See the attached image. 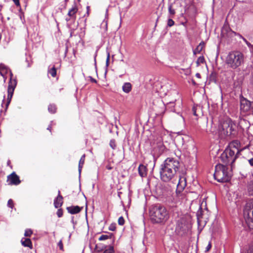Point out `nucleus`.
Returning a JSON list of instances; mask_svg holds the SVG:
<instances>
[{
    "label": "nucleus",
    "instance_id": "nucleus-1",
    "mask_svg": "<svg viewBox=\"0 0 253 253\" xmlns=\"http://www.w3.org/2000/svg\"><path fill=\"white\" fill-rule=\"evenodd\" d=\"M179 166V162L177 159L173 158L166 159L160 168L161 180L164 182L172 180L174 178Z\"/></svg>",
    "mask_w": 253,
    "mask_h": 253
},
{
    "label": "nucleus",
    "instance_id": "nucleus-2",
    "mask_svg": "<svg viewBox=\"0 0 253 253\" xmlns=\"http://www.w3.org/2000/svg\"><path fill=\"white\" fill-rule=\"evenodd\" d=\"M246 148V147H242L241 143L238 140L232 141L229 144L228 147L221 154V161L225 165L231 164L232 166L236 159L240 155L241 152Z\"/></svg>",
    "mask_w": 253,
    "mask_h": 253
},
{
    "label": "nucleus",
    "instance_id": "nucleus-3",
    "mask_svg": "<svg viewBox=\"0 0 253 253\" xmlns=\"http://www.w3.org/2000/svg\"><path fill=\"white\" fill-rule=\"evenodd\" d=\"M0 74L3 78L4 82H5L7 76L8 75L10 76V80L8 83V86L7 89V97L6 103V107H7L9 105L15 88L17 85V81L15 79H13V74L10 69L4 64H0Z\"/></svg>",
    "mask_w": 253,
    "mask_h": 253
},
{
    "label": "nucleus",
    "instance_id": "nucleus-4",
    "mask_svg": "<svg viewBox=\"0 0 253 253\" xmlns=\"http://www.w3.org/2000/svg\"><path fill=\"white\" fill-rule=\"evenodd\" d=\"M150 216L155 223H164L169 218V215L167 209L161 205H155L150 210Z\"/></svg>",
    "mask_w": 253,
    "mask_h": 253
},
{
    "label": "nucleus",
    "instance_id": "nucleus-5",
    "mask_svg": "<svg viewBox=\"0 0 253 253\" xmlns=\"http://www.w3.org/2000/svg\"><path fill=\"white\" fill-rule=\"evenodd\" d=\"M236 125L230 119L221 122L219 126L218 132L221 138L234 134L236 132Z\"/></svg>",
    "mask_w": 253,
    "mask_h": 253
},
{
    "label": "nucleus",
    "instance_id": "nucleus-6",
    "mask_svg": "<svg viewBox=\"0 0 253 253\" xmlns=\"http://www.w3.org/2000/svg\"><path fill=\"white\" fill-rule=\"evenodd\" d=\"M244 62V55L239 51H233L230 52L226 59V63L228 67L235 69Z\"/></svg>",
    "mask_w": 253,
    "mask_h": 253
},
{
    "label": "nucleus",
    "instance_id": "nucleus-7",
    "mask_svg": "<svg viewBox=\"0 0 253 253\" xmlns=\"http://www.w3.org/2000/svg\"><path fill=\"white\" fill-rule=\"evenodd\" d=\"M214 177L215 179L219 182H225L229 181L230 177L228 173L226 166L222 164L216 165Z\"/></svg>",
    "mask_w": 253,
    "mask_h": 253
},
{
    "label": "nucleus",
    "instance_id": "nucleus-8",
    "mask_svg": "<svg viewBox=\"0 0 253 253\" xmlns=\"http://www.w3.org/2000/svg\"><path fill=\"white\" fill-rule=\"evenodd\" d=\"M244 217L249 228L253 229V208H246L244 211Z\"/></svg>",
    "mask_w": 253,
    "mask_h": 253
},
{
    "label": "nucleus",
    "instance_id": "nucleus-9",
    "mask_svg": "<svg viewBox=\"0 0 253 253\" xmlns=\"http://www.w3.org/2000/svg\"><path fill=\"white\" fill-rule=\"evenodd\" d=\"M253 108V102H251L245 98L240 101V109L243 112H248Z\"/></svg>",
    "mask_w": 253,
    "mask_h": 253
},
{
    "label": "nucleus",
    "instance_id": "nucleus-10",
    "mask_svg": "<svg viewBox=\"0 0 253 253\" xmlns=\"http://www.w3.org/2000/svg\"><path fill=\"white\" fill-rule=\"evenodd\" d=\"M189 229L188 226L185 223V221L182 220L178 221L176 227V230L179 233L182 232L185 233Z\"/></svg>",
    "mask_w": 253,
    "mask_h": 253
},
{
    "label": "nucleus",
    "instance_id": "nucleus-11",
    "mask_svg": "<svg viewBox=\"0 0 253 253\" xmlns=\"http://www.w3.org/2000/svg\"><path fill=\"white\" fill-rule=\"evenodd\" d=\"M8 181L10 185H18L20 183V180L17 175L15 172L12 173L8 176Z\"/></svg>",
    "mask_w": 253,
    "mask_h": 253
},
{
    "label": "nucleus",
    "instance_id": "nucleus-12",
    "mask_svg": "<svg viewBox=\"0 0 253 253\" xmlns=\"http://www.w3.org/2000/svg\"><path fill=\"white\" fill-rule=\"evenodd\" d=\"M78 11V8L76 5H74L68 11V15L70 17L69 18H66V20L69 21L70 20H75L76 18V14Z\"/></svg>",
    "mask_w": 253,
    "mask_h": 253
},
{
    "label": "nucleus",
    "instance_id": "nucleus-13",
    "mask_svg": "<svg viewBox=\"0 0 253 253\" xmlns=\"http://www.w3.org/2000/svg\"><path fill=\"white\" fill-rule=\"evenodd\" d=\"M186 186V179L185 176H181L179 178L178 183L177 184V190L180 192L182 191Z\"/></svg>",
    "mask_w": 253,
    "mask_h": 253
},
{
    "label": "nucleus",
    "instance_id": "nucleus-14",
    "mask_svg": "<svg viewBox=\"0 0 253 253\" xmlns=\"http://www.w3.org/2000/svg\"><path fill=\"white\" fill-rule=\"evenodd\" d=\"M138 173L141 177H145L147 174V169L145 166L140 165L138 167Z\"/></svg>",
    "mask_w": 253,
    "mask_h": 253
},
{
    "label": "nucleus",
    "instance_id": "nucleus-15",
    "mask_svg": "<svg viewBox=\"0 0 253 253\" xmlns=\"http://www.w3.org/2000/svg\"><path fill=\"white\" fill-rule=\"evenodd\" d=\"M63 204V197L60 194V191H58V195L54 200V205L56 208L60 207Z\"/></svg>",
    "mask_w": 253,
    "mask_h": 253
},
{
    "label": "nucleus",
    "instance_id": "nucleus-16",
    "mask_svg": "<svg viewBox=\"0 0 253 253\" xmlns=\"http://www.w3.org/2000/svg\"><path fill=\"white\" fill-rule=\"evenodd\" d=\"M68 211L71 214H76L79 213L81 208L79 206H71L67 208Z\"/></svg>",
    "mask_w": 253,
    "mask_h": 253
},
{
    "label": "nucleus",
    "instance_id": "nucleus-17",
    "mask_svg": "<svg viewBox=\"0 0 253 253\" xmlns=\"http://www.w3.org/2000/svg\"><path fill=\"white\" fill-rule=\"evenodd\" d=\"M21 243L24 247H29L30 249L33 248L32 242L29 238H22L21 240Z\"/></svg>",
    "mask_w": 253,
    "mask_h": 253
},
{
    "label": "nucleus",
    "instance_id": "nucleus-18",
    "mask_svg": "<svg viewBox=\"0 0 253 253\" xmlns=\"http://www.w3.org/2000/svg\"><path fill=\"white\" fill-rule=\"evenodd\" d=\"M123 91L126 93L130 92L132 89V85L130 83H125L122 86Z\"/></svg>",
    "mask_w": 253,
    "mask_h": 253
},
{
    "label": "nucleus",
    "instance_id": "nucleus-19",
    "mask_svg": "<svg viewBox=\"0 0 253 253\" xmlns=\"http://www.w3.org/2000/svg\"><path fill=\"white\" fill-rule=\"evenodd\" d=\"M205 43L203 42L200 43L197 47L193 50V53L196 55L197 53H199L203 49Z\"/></svg>",
    "mask_w": 253,
    "mask_h": 253
},
{
    "label": "nucleus",
    "instance_id": "nucleus-20",
    "mask_svg": "<svg viewBox=\"0 0 253 253\" xmlns=\"http://www.w3.org/2000/svg\"><path fill=\"white\" fill-rule=\"evenodd\" d=\"M169 13V17L172 18L175 14V9L173 7V3H170L169 4L168 6Z\"/></svg>",
    "mask_w": 253,
    "mask_h": 253
},
{
    "label": "nucleus",
    "instance_id": "nucleus-21",
    "mask_svg": "<svg viewBox=\"0 0 253 253\" xmlns=\"http://www.w3.org/2000/svg\"><path fill=\"white\" fill-rule=\"evenodd\" d=\"M84 160H85V155L84 154L81 158L80 160L79 161V172L80 175L81 174L82 169V167L84 163Z\"/></svg>",
    "mask_w": 253,
    "mask_h": 253
},
{
    "label": "nucleus",
    "instance_id": "nucleus-22",
    "mask_svg": "<svg viewBox=\"0 0 253 253\" xmlns=\"http://www.w3.org/2000/svg\"><path fill=\"white\" fill-rule=\"evenodd\" d=\"M48 111L51 113H54L56 112V108L55 105L50 104L48 108Z\"/></svg>",
    "mask_w": 253,
    "mask_h": 253
},
{
    "label": "nucleus",
    "instance_id": "nucleus-23",
    "mask_svg": "<svg viewBox=\"0 0 253 253\" xmlns=\"http://www.w3.org/2000/svg\"><path fill=\"white\" fill-rule=\"evenodd\" d=\"M205 62V58L203 56H200L197 61L196 64L197 66H199L201 64H203Z\"/></svg>",
    "mask_w": 253,
    "mask_h": 253
},
{
    "label": "nucleus",
    "instance_id": "nucleus-24",
    "mask_svg": "<svg viewBox=\"0 0 253 253\" xmlns=\"http://www.w3.org/2000/svg\"><path fill=\"white\" fill-rule=\"evenodd\" d=\"M175 103L173 102H170L169 103H168L167 104V107L168 108L170 109V111L172 112H175L177 109L175 108H172L173 107H174V104Z\"/></svg>",
    "mask_w": 253,
    "mask_h": 253
},
{
    "label": "nucleus",
    "instance_id": "nucleus-25",
    "mask_svg": "<svg viewBox=\"0 0 253 253\" xmlns=\"http://www.w3.org/2000/svg\"><path fill=\"white\" fill-rule=\"evenodd\" d=\"M114 248L112 246H109L107 249H105L103 252V253H114Z\"/></svg>",
    "mask_w": 253,
    "mask_h": 253
},
{
    "label": "nucleus",
    "instance_id": "nucleus-26",
    "mask_svg": "<svg viewBox=\"0 0 253 253\" xmlns=\"http://www.w3.org/2000/svg\"><path fill=\"white\" fill-rule=\"evenodd\" d=\"M48 73L51 75L52 77H55L56 75V70L54 67H53L48 71Z\"/></svg>",
    "mask_w": 253,
    "mask_h": 253
},
{
    "label": "nucleus",
    "instance_id": "nucleus-27",
    "mask_svg": "<svg viewBox=\"0 0 253 253\" xmlns=\"http://www.w3.org/2000/svg\"><path fill=\"white\" fill-rule=\"evenodd\" d=\"M33 231L30 229H27L25 231L24 235L26 237H30L31 235L32 234Z\"/></svg>",
    "mask_w": 253,
    "mask_h": 253
},
{
    "label": "nucleus",
    "instance_id": "nucleus-28",
    "mask_svg": "<svg viewBox=\"0 0 253 253\" xmlns=\"http://www.w3.org/2000/svg\"><path fill=\"white\" fill-rule=\"evenodd\" d=\"M7 206L11 208V209H12L14 207V203H13V201H12V199H9L8 201V202H7Z\"/></svg>",
    "mask_w": 253,
    "mask_h": 253
},
{
    "label": "nucleus",
    "instance_id": "nucleus-29",
    "mask_svg": "<svg viewBox=\"0 0 253 253\" xmlns=\"http://www.w3.org/2000/svg\"><path fill=\"white\" fill-rule=\"evenodd\" d=\"M125 223V220L123 217L121 216L118 219V224L120 225H123Z\"/></svg>",
    "mask_w": 253,
    "mask_h": 253
},
{
    "label": "nucleus",
    "instance_id": "nucleus-30",
    "mask_svg": "<svg viewBox=\"0 0 253 253\" xmlns=\"http://www.w3.org/2000/svg\"><path fill=\"white\" fill-rule=\"evenodd\" d=\"M168 26L169 27H171L174 24V22L173 20H172L171 18H169L168 20Z\"/></svg>",
    "mask_w": 253,
    "mask_h": 253
},
{
    "label": "nucleus",
    "instance_id": "nucleus-31",
    "mask_svg": "<svg viewBox=\"0 0 253 253\" xmlns=\"http://www.w3.org/2000/svg\"><path fill=\"white\" fill-rule=\"evenodd\" d=\"M109 237L108 235H101L99 238V241H103V240H105L107 239H108Z\"/></svg>",
    "mask_w": 253,
    "mask_h": 253
},
{
    "label": "nucleus",
    "instance_id": "nucleus-32",
    "mask_svg": "<svg viewBox=\"0 0 253 253\" xmlns=\"http://www.w3.org/2000/svg\"><path fill=\"white\" fill-rule=\"evenodd\" d=\"M198 109L197 107L194 106L192 108V111L193 113V114L195 116H198V115L197 114V110Z\"/></svg>",
    "mask_w": 253,
    "mask_h": 253
},
{
    "label": "nucleus",
    "instance_id": "nucleus-33",
    "mask_svg": "<svg viewBox=\"0 0 253 253\" xmlns=\"http://www.w3.org/2000/svg\"><path fill=\"white\" fill-rule=\"evenodd\" d=\"M110 145L113 149H115L116 144L114 140H111L110 142Z\"/></svg>",
    "mask_w": 253,
    "mask_h": 253
},
{
    "label": "nucleus",
    "instance_id": "nucleus-34",
    "mask_svg": "<svg viewBox=\"0 0 253 253\" xmlns=\"http://www.w3.org/2000/svg\"><path fill=\"white\" fill-rule=\"evenodd\" d=\"M109 229L110 231H114L116 229V225L115 224H112L109 227Z\"/></svg>",
    "mask_w": 253,
    "mask_h": 253
},
{
    "label": "nucleus",
    "instance_id": "nucleus-35",
    "mask_svg": "<svg viewBox=\"0 0 253 253\" xmlns=\"http://www.w3.org/2000/svg\"><path fill=\"white\" fill-rule=\"evenodd\" d=\"M247 253H253V244L251 245L247 251Z\"/></svg>",
    "mask_w": 253,
    "mask_h": 253
},
{
    "label": "nucleus",
    "instance_id": "nucleus-36",
    "mask_svg": "<svg viewBox=\"0 0 253 253\" xmlns=\"http://www.w3.org/2000/svg\"><path fill=\"white\" fill-rule=\"evenodd\" d=\"M109 60H110V53L109 52H107V57L106 59V66H108L109 63Z\"/></svg>",
    "mask_w": 253,
    "mask_h": 253
},
{
    "label": "nucleus",
    "instance_id": "nucleus-37",
    "mask_svg": "<svg viewBox=\"0 0 253 253\" xmlns=\"http://www.w3.org/2000/svg\"><path fill=\"white\" fill-rule=\"evenodd\" d=\"M58 246L59 248V249L61 250H63V244H62V242L61 240H60L58 243Z\"/></svg>",
    "mask_w": 253,
    "mask_h": 253
},
{
    "label": "nucleus",
    "instance_id": "nucleus-38",
    "mask_svg": "<svg viewBox=\"0 0 253 253\" xmlns=\"http://www.w3.org/2000/svg\"><path fill=\"white\" fill-rule=\"evenodd\" d=\"M57 216L59 217H60L62 216L63 215V212H62V211L61 210H58L57 211Z\"/></svg>",
    "mask_w": 253,
    "mask_h": 253
},
{
    "label": "nucleus",
    "instance_id": "nucleus-39",
    "mask_svg": "<svg viewBox=\"0 0 253 253\" xmlns=\"http://www.w3.org/2000/svg\"><path fill=\"white\" fill-rule=\"evenodd\" d=\"M246 44L248 45V46L250 48V50L252 51L253 48V45L251 44L249 42H247L246 43Z\"/></svg>",
    "mask_w": 253,
    "mask_h": 253
},
{
    "label": "nucleus",
    "instance_id": "nucleus-40",
    "mask_svg": "<svg viewBox=\"0 0 253 253\" xmlns=\"http://www.w3.org/2000/svg\"><path fill=\"white\" fill-rule=\"evenodd\" d=\"M211 248V244L210 242L206 248V252H208Z\"/></svg>",
    "mask_w": 253,
    "mask_h": 253
},
{
    "label": "nucleus",
    "instance_id": "nucleus-41",
    "mask_svg": "<svg viewBox=\"0 0 253 253\" xmlns=\"http://www.w3.org/2000/svg\"><path fill=\"white\" fill-rule=\"evenodd\" d=\"M248 162L250 166L253 167V158L248 160Z\"/></svg>",
    "mask_w": 253,
    "mask_h": 253
},
{
    "label": "nucleus",
    "instance_id": "nucleus-42",
    "mask_svg": "<svg viewBox=\"0 0 253 253\" xmlns=\"http://www.w3.org/2000/svg\"><path fill=\"white\" fill-rule=\"evenodd\" d=\"M16 6H19L20 3L19 0H12Z\"/></svg>",
    "mask_w": 253,
    "mask_h": 253
},
{
    "label": "nucleus",
    "instance_id": "nucleus-43",
    "mask_svg": "<svg viewBox=\"0 0 253 253\" xmlns=\"http://www.w3.org/2000/svg\"><path fill=\"white\" fill-rule=\"evenodd\" d=\"M235 35L236 36H237L239 38H240L241 39H244V37L241 34H240L239 33H235Z\"/></svg>",
    "mask_w": 253,
    "mask_h": 253
},
{
    "label": "nucleus",
    "instance_id": "nucleus-44",
    "mask_svg": "<svg viewBox=\"0 0 253 253\" xmlns=\"http://www.w3.org/2000/svg\"><path fill=\"white\" fill-rule=\"evenodd\" d=\"M176 101V103H175V105H177L178 104V106L179 107H180L181 105V100H178V101Z\"/></svg>",
    "mask_w": 253,
    "mask_h": 253
},
{
    "label": "nucleus",
    "instance_id": "nucleus-45",
    "mask_svg": "<svg viewBox=\"0 0 253 253\" xmlns=\"http://www.w3.org/2000/svg\"><path fill=\"white\" fill-rule=\"evenodd\" d=\"M106 169H107L111 170L112 169V167L110 165H108L106 166Z\"/></svg>",
    "mask_w": 253,
    "mask_h": 253
},
{
    "label": "nucleus",
    "instance_id": "nucleus-46",
    "mask_svg": "<svg viewBox=\"0 0 253 253\" xmlns=\"http://www.w3.org/2000/svg\"><path fill=\"white\" fill-rule=\"evenodd\" d=\"M90 81L92 82L93 83H96V80L93 78H92L91 77H90Z\"/></svg>",
    "mask_w": 253,
    "mask_h": 253
},
{
    "label": "nucleus",
    "instance_id": "nucleus-47",
    "mask_svg": "<svg viewBox=\"0 0 253 253\" xmlns=\"http://www.w3.org/2000/svg\"><path fill=\"white\" fill-rule=\"evenodd\" d=\"M196 77L197 78H201V75L199 74V73H196Z\"/></svg>",
    "mask_w": 253,
    "mask_h": 253
},
{
    "label": "nucleus",
    "instance_id": "nucleus-48",
    "mask_svg": "<svg viewBox=\"0 0 253 253\" xmlns=\"http://www.w3.org/2000/svg\"><path fill=\"white\" fill-rule=\"evenodd\" d=\"M26 61H27V63H28L27 67H30V66H31V64H30V62L28 61V59H27V58L26 59Z\"/></svg>",
    "mask_w": 253,
    "mask_h": 253
},
{
    "label": "nucleus",
    "instance_id": "nucleus-49",
    "mask_svg": "<svg viewBox=\"0 0 253 253\" xmlns=\"http://www.w3.org/2000/svg\"><path fill=\"white\" fill-rule=\"evenodd\" d=\"M51 126H49L47 128V129L48 130H49V131H51Z\"/></svg>",
    "mask_w": 253,
    "mask_h": 253
},
{
    "label": "nucleus",
    "instance_id": "nucleus-50",
    "mask_svg": "<svg viewBox=\"0 0 253 253\" xmlns=\"http://www.w3.org/2000/svg\"><path fill=\"white\" fill-rule=\"evenodd\" d=\"M243 40V41L245 42V43H247L248 42V41H247V40L244 38L243 39H242Z\"/></svg>",
    "mask_w": 253,
    "mask_h": 253
},
{
    "label": "nucleus",
    "instance_id": "nucleus-51",
    "mask_svg": "<svg viewBox=\"0 0 253 253\" xmlns=\"http://www.w3.org/2000/svg\"><path fill=\"white\" fill-rule=\"evenodd\" d=\"M206 131L207 133H210L212 132L211 130H209L208 129H206Z\"/></svg>",
    "mask_w": 253,
    "mask_h": 253
},
{
    "label": "nucleus",
    "instance_id": "nucleus-52",
    "mask_svg": "<svg viewBox=\"0 0 253 253\" xmlns=\"http://www.w3.org/2000/svg\"><path fill=\"white\" fill-rule=\"evenodd\" d=\"M107 22H105V26H106V29H107Z\"/></svg>",
    "mask_w": 253,
    "mask_h": 253
},
{
    "label": "nucleus",
    "instance_id": "nucleus-53",
    "mask_svg": "<svg viewBox=\"0 0 253 253\" xmlns=\"http://www.w3.org/2000/svg\"><path fill=\"white\" fill-rule=\"evenodd\" d=\"M181 118L182 119V120L184 121V118L183 117V116H181Z\"/></svg>",
    "mask_w": 253,
    "mask_h": 253
},
{
    "label": "nucleus",
    "instance_id": "nucleus-54",
    "mask_svg": "<svg viewBox=\"0 0 253 253\" xmlns=\"http://www.w3.org/2000/svg\"><path fill=\"white\" fill-rule=\"evenodd\" d=\"M69 0H65V2H67Z\"/></svg>",
    "mask_w": 253,
    "mask_h": 253
},
{
    "label": "nucleus",
    "instance_id": "nucleus-55",
    "mask_svg": "<svg viewBox=\"0 0 253 253\" xmlns=\"http://www.w3.org/2000/svg\"><path fill=\"white\" fill-rule=\"evenodd\" d=\"M95 56H96V55H95ZM95 57H96V56H95ZM94 60L95 61L96 60L95 57H94Z\"/></svg>",
    "mask_w": 253,
    "mask_h": 253
},
{
    "label": "nucleus",
    "instance_id": "nucleus-56",
    "mask_svg": "<svg viewBox=\"0 0 253 253\" xmlns=\"http://www.w3.org/2000/svg\"><path fill=\"white\" fill-rule=\"evenodd\" d=\"M89 6H87V9H88Z\"/></svg>",
    "mask_w": 253,
    "mask_h": 253
},
{
    "label": "nucleus",
    "instance_id": "nucleus-57",
    "mask_svg": "<svg viewBox=\"0 0 253 253\" xmlns=\"http://www.w3.org/2000/svg\"><path fill=\"white\" fill-rule=\"evenodd\" d=\"M79 1H80V0H78Z\"/></svg>",
    "mask_w": 253,
    "mask_h": 253
}]
</instances>
